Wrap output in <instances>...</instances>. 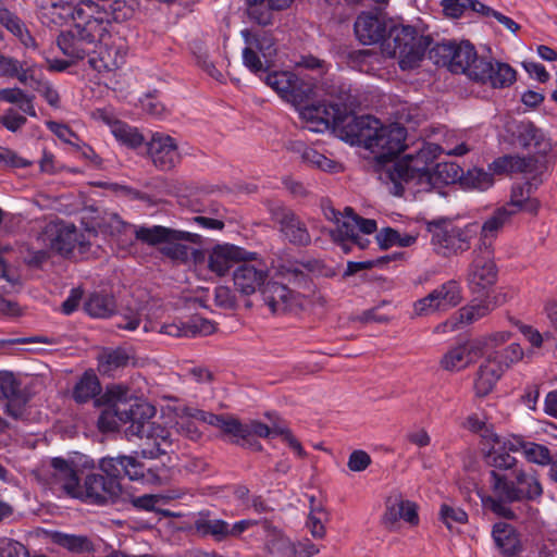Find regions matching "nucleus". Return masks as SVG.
<instances>
[{"mask_svg":"<svg viewBox=\"0 0 557 557\" xmlns=\"http://www.w3.org/2000/svg\"><path fill=\"white\" fill-rule=\"evenodd\" d=\"M431 175L430 186L438 184L449 185L458 181L462 182L463 171L457 163L438 162L432 169Z\"/></svg>","mask_w":557,"mask_h":557,"instance_id":"obj_49","label":"nucleus"},{"mask_svg":"<svg viewBox=\"0 0 557 557\" xmlns=\"http://www.w3.org/2000/svg\"><path fill=\"white\" fill-rule=\"evenodd\" d=\"M148 153L154 164L161 171L174 169L181 161L175 140L166 134L156 133L148 143Z\"/></svg>","mask_w":557,"mask_h":557,"instance_id":"obj_19","label":"nucleus"},{"mask_svg":"<svg viewBox=\"0 0 557 557\" xmlns=\"http://www.w3.org/2000/svg\"><path fill=\"white\" fill-rule=\"evenodd\" d=\"M288 149L300 153L301 160L317 169L325 172H333L337 163L313 148L307 147L302 141H292Z\"/></svg>","mask_w":557,"mask_h":557,"instance_id":"obj_42","label":"nucleus"},{"mask_svg":"<svg viewBox=\"0 0 557 557\" xmlns=\"http://www.w3.org/2000/svg\"><path fill=\"white\" fill-rule=\"evenodd\" d=\"M194 417L203 423L213 425L222 430L225 434L232 435L237 438L243 437V433L247 432L244 429V423L238 419L226 414H214L203 410H195Z\"/></svg>","mask_w":557,"mask_h":557,"instance_id":"obj_37","label":"nucleus"},{"mask_svg":"<svg viewBox=\"0 0 557 557\" xmlns=\"http://www.w3.org/2000/svg\"><path fill=\"white\" fill-rule=\"evenodd\" d=\"M432 41L430 35H419L413 26L394 23L383 42V52L398 58L401 70H410L420 65Z\"/></svg>","mask_w":557,"mask_h":557,"instance_id":"obj_4","label":"nucleus"},{"mask_svg":"<svg viewBox=\"0 0 557 557\" xmlns=\"http://www.w3.org/2000/svg\"><path fill=\"white\" fill-rule=\"evenodd\" d=\"M512 212L507 207H500L483 223L481 227L480 244L483 247L484 242H491L499 230L510 220Z\"/></svg>","mask_w":557,"mask_h":557,"instance_id":"obj_45","label":"nucleus"},{"mask_svg":"<svg viewBox=\"0 0 557 557\" xmlns=\"http://www.w3.org/2000/svg\"><path fill=\"white\" fill-rule=\"evenodd\" d=\"M0 24L14 36L20 38L24 45L28 46V41L34 42L33 37L25 28V25L21 18L5 8L0 9Z\"/></svg>","mask_w":557,"mask_h":557,"instance_id":"obj_56","label":"nucleus"},{"mask_svg":"<svg viewBox=\"0 0 557 557\" xmlns=\"http://www.w3.org/2000/svg\"><path fill=\"white\" fill-rule=\"evenodd\" d=\"M261 295L272 312H285L302 305L300 294L275 281H268L261 288Z\"/></svg>","mask_w":557,"mask_h":557,"instance_id":"obj_21","label":"nucleus"},{"mask_svg":"<svg viewBox=\"0 0 557 557\" xmlns=\"http://www.w3.org/2000/svg\"><path fill=\"white\" fill-rule=\"evenodd\" d=\"M540 184H542V180L536 183L524 182L515 184L511 188L510 200L504 207H507L512 214L519 211L536 214L541 203L539 199L532 197V194Z\"/></svg>","mask_w":557,"mask_h":557,"instance_id":"obj_27","label":"nucleus"},{"mask_svg":"<svg viewBox=\"0 0 557 557\" xmlns=\"http://www.w3.org/2000/svg\"><path fill=\"white\" fill-rule=\"evenodd\" d=\"M57 44L61 51L73 59L83 60L89 54V45L81 40L78 36L70 30L58 36Z\"/></svg>","mask_w":557,"mask_h":557,"instance_id":"obj_46","label":"nucleus"},{"mask_svg":"<svg viewBox=\"0 0 557 557\" xmlns=\"http://www.w3.org/2000/svg\"><path fill=\"white\" fill-rule=\"evenodd\" d=\"M518 138L524 149H529L536 154L545 156L550 150L549 140L545 137L542 129L532 122L521 124Z\"/></svg>","mask_w":557,"mask_h":557,"instance_id":"obj_35","label":"nucleus"},{"mask_svg":"<svg viewBox=\"0 0 557 557\" xmlns=\"http://www.w3.org/2000/svg\"><path fill=\"white\" fill-rule=\"evenodd\" d=\"M101 391L100 382L92 372H85L73 389V398L78 404H85Z\"/></svg>","mask_w":557,"mask_h":557,"instance_id":"obj_48","label":"nucleus"},{"mask_svg":"<svg viewBox=\"0 0 557 557\" xmlns=\"http://www.w3.org/2000/svg\"><path fill=\"white\" fill-rule=\"evenodd\" d=\"M267 533L265 548L269 554L276 557H296L297 547L281 531L274 528L269 520L261 521Z\"/></svg>","mask_w":557,"mask_h":557,"instance_id":"obj_32","label":"nucleus"},{"mask_svg":"<svg viewBox=\"0 0 557 557\" xmlns=\"http://www.w3.org/2000/svg\"><path fill=\"white\" fill-rule=\"evenodd\" d=\"M45 535L52 544L73 555L94 554L96 552L94 541L86 534H74L58 530H49L45 532Z\"/></svg>","mask_w":557,"mask_h":557,"instance_id":"obj_26","label":"nucleus"},{"mask_svg":"<svg viewBox=\"0 0 557 557\" xmlns=\"http://www.w3.org/2000/svg\"><path fill=\"white\" fill-rule=\"evenodd\" d=\"M195 410L196 409H186L184 414L181 416L175 423L176 433L193 442H197L202 435V432L196 424L198 420L194 417Z\"/></svg>","mask_w":557,"mask_h":557,"instance_id":"obj_58","label":"nucleus"},{"mask_svg":"<svg viewBox=\"0 0 557 557\" xmlns=\"http://www.w3.org/2000/svg\"><path fill=\"white\" fill-rule=\"evenodd\" d=\"M194 529L200 536H212L216 542L227 539V522L221 519L200 517L195 520Z\"/></svg>","mask_w":557,"mask_h":557,"instance_id":"obj_52","label":"nucleus"},{"mask_svg":"<svg viewBox=\"0 0 557 557\" xmlns=\"http://www.w3.org/2000/svg\"><path fill=\"white\" fill-rule=\"evenodd\" d=\"M393 24L382 12H362L355 21L354 30L362 45L383 44Z\"/></svg>","mask_w":557,"mask_h":557,"instance_id":"obj_13","label":"nucleus"},{"mask_svg":"<svg viewBox=\"0 0 557 557\" xmlns=\"http://www.w3.org/2000/svg\"><path fill=\"white\" fill-rule=\"evenodd\" d=\"M355 104L342 108V116L337 122L335 131L339 137L351 145L363 146L371 139V134H375L377 119L371 115L357 116L354 114Z\"/></svg>","mask_w":557,"mask_h":557,"instance_id":"obj_11","label":"nucleus"},{"mask_svg":"<svg viewBox=\"0 0 557 557\" xmlns=\"http://www.w3.org/2000/svg\"><path fill=\"white\" fill-rule=\"evenodd\" d=\"M494 306L488 298H483L479 302H472L459 310V320L461 323H472L479 319L487 315Z\"/></svg>","mask_w":557,"mask_h":557,"instance_id":"obj_59","label":"nucleus"},{"mask_svg":"<svg viewBox=\"0 0 557 557\" xmlns=\"http://www.w3.org/2000/svg\"><path fill=\"white\" fill-rule=\"evenodd\" d=\"M99 469L102 473H89L84 478L76 499L98 506L115 504L122 494V478L147 484H161L168 478L164 467H148L136 456L103 457L99 460Z\"/></svg>","mask_w":557,"mask_h":557,"instance_id":"obj_2","label":"nucleus"},{"mask_svg":"<svg viewBox=\"0 0 557 557\" xmlns=\"http://www.w3.org/2000/svg\"><path fill=\"white\" fill-rule=\"evenodd\" d=\"M493 539L504 555H513L519 548V539L513 528L505 522L495 523L493 527Z\"/></svg>","mask_w":557,"mask_h":557,"instance_id":"obj_44","label":"nucleus"},{"mask_svg":"<svg viewBox=\"0 0 557 557\" xmlns=\"http://www.w3.org/2000/svg\"><path fill=\"white\" fill-rule=\"evenodd\" d=\"M473 259L467 270V283L472 294L480 298H490V294L498 278V268L494 260L491 242H484L483 247L473 249Z\"/></svg>","mask_w":557,"mask_h":557,"instance_id":"obj_7","label":"nucleus"},{"mask_svg":"<svg viewBox=\"0 0 557 557\" xmlns=\"http://www.w3.org/2000/svg\"><path fill=\"white\" fill-rule=\"evenodd\" d=\"M524 456L530 462L541 466L550 465L555 457V455L550 454L548 447L535 443H528L525 445Z\"/></svg>","mask_w":557,"mask_h":557,"instance_id":"obj_63","label":"nucleus"},{"mask_svg":"<svg viewBox=\"0 0 557 557\" xmlns=\"http://www.w3.org/2000/svg\"><path fill=\"white\" fill-rule=\"evenodd\" d=\"M484 462L491 468V471H498V473H509L518 470L517 459L495 445L484 455Z\"/></svg>","mask_w":557,"mask_h":557,"instance_id":"obj_47","label":"nucleus"},{"mask_svg":"<svg viewBox=\"0 0 557 557\" xmlns=\"http://www.w3.org/2000/svg\"><path fill=\"white\" fill-rule=\"evenodd\" d=\"M90 66L97 72H112L121 67L125 62V52L119 46L100 47L96 55L88 60Z\"/></svg>","mask_w":557,"mask_h":557,"instance_id":"obj_33","label":"nucleus"},{"mask_svg":"<svg viewBox=\"0 0 557 557\" xmlns=\"http://www.w3.org/2000/svg\"><path fill=\"white\" fill-rule=\"evenodd\" d=\"M129 356L123 348L107 349L99 355V369L109 373L120 368H125L129 362Z\"/></svg>","mask_w":557,"mask_h":557,"instance_id":"obj_55","label":"nucleus"},{"mask_svg":"<svg viewBox=\"0 0 557 557\" xmlns=\"http://www.w3.org/2000/svg\"><path fill=\"white\" fill-rule=\"evenodd\" d=\"M488 168L495 174H528L532 176L530 182L536 183L541 180L540 176L544 172L545 165L544 162L534 156L519 157L507 154L495 159Z\"/></svg>","mask_w":557,"mask_h":557,"instance_id":"obj_18","label":"nucleus"},{"mask_svg":"<svg viewBox=\"0 0 557 557\" xmlns=\"http://www.w3.org/2000/svg\"><path fill=\"white\" fill-rule=\"evenodd\" d=\"M213 323L202 318H194L188 322L177 321L164 323L160 329V333L173 337H189L198 334L209 335L213 333Z\"/></svg>","mask_w":557,"mask_h":557,"instance_id":"obj_31","label":"nucleus"},{"mask_svg":"<svg viewBox=\"0 0 557 557\" xmlns=\"http://www.w3.org/2000/svg\"><path fill=\"white\" fill-rule=\"evenodd\" d=\"M271 216L290 244L299 247L310 245L311 236L305 222L290 208L275 206L271 208Z\"/></svg>","mask_w":557,"mask_h":557,"instance_id":"obj_16","label":"nucleus"},{"mask_svg":"<svg viewBox=\"0 0 557 557\" xmlns=\"http://www.w3.org/2000/svg\"><path fill=\"white\" fill-rule=\"evenodd\" d=\"M503 372H500L494 364H492L487 359L479 367L474 382H473V391L474 395L478 398H484L490 395L496 383L503 376Z\"/></svg>","mask_w":557,"mask_h":557,"instance_id":"obj_38","label":"nucleus"},{"mask_svg":"<svg viewBox=\"0 0 557 557\" xmlns=\"http://www.w3.org/2000/svg\"><path fill=\"white\" fill-rule=\"evenodd\" d=\"M0 557H29L28 549L18 541L0 537Z\"/></svg>","mask_w":557,"mask_h":557,"instance_id":"obj_64","label":"nucleus"},{"mask_svg":"<svg viewBox=\"0 0 557 557\" xmlns=\"http://www.w3.org/2000/svg\"><path fill=\"white\" fill-rule=\"evenodd\" d=\"M442 152L436 144H424L414 154H406L380 173L381 180L393 184V194L403 196L404 185L430 186L431 166Z\"/></svg>","mask_w":557,"mask_h":557,"instance_id":"obj_3","label":"nucleus"},{"mask_svg":"<svg viewBox=\"0 0 557 557\" xmlns=\"http://www.w3.org/2000/svg\"><path fill=\"white\" fill-rule=\"evenodd\" d=\"M431 234V245L434 251L443 257L458 256L471 248V242L476 235V225L463 227L455 225L448 219H438L426 223Z\"/></svg>","mask_w":557,"mask_h":557,"instance_id":"obj_6","label":"nucleus"},{"mask_svg":"<svg viewBox=\"0 0 557 557\" xmlns=\"http://www.w3.org/2000/svg\"><path fill=\"white\" fill-rule=\"evenodd\" d=\"M99 13L97 5L92 1H79L72 9L71 16L74 21V25H83L89 23V21L98 20L99 17L95 14Z\"/></svg>","mask_w":557,"mask_h":557,"instance_id":"obj_62","label":"nucleus"},{"mask_svg":"<svg viewBox=\"0 0 557 557\" xmlns=\"http://www.w3.org/2000/svg\"><path fill=\"white\" fill-rule=\"evenodd\" d=\"M417 509V505L413 502L404 499L400 493H393L386 499L383 523L385 527L391 528L403 519L412 525H417L419 523Z\"/></svg>","mask_w":557,"mask_h":557,"instance_id":"obj_25","label":"nucleus"},{"mask_svg":"<svg viewBox=\"0 0 557 557\" xmlns=\"http://www.w3.org/2000/svg\"><path fill=\"white\" fill-rule=\"evenodd\" d=\"M375 239L382 250H387L393 246L409 247L416 243L417 236L403 235L393 227H384L375 235Z\"/></svg>","mask_w":557,"mask_h":557,"instance_id":"obj_53","label":"nucleus"},{"mask_svg":"<svg viewBox=\"0 0 557 557\" xmlns=\"http://www.w3.org/2000/svg\"><path fill=\"white\" fill-rule=\"evenodd\" d=\"M242 36L246 44L243 49V62L252 73L263 71V62L259 58V52L265 63L272 61V58L276 54V39L272 32L260 28V29H244Z\"/></svg>","mask_w":557,"mask_h":557,"instance_id":"obj_10","label":"nucleus"},{"mask_svg":"<svg viewBox=\"0 0 557 557\" xmlns=\"http://www.w3.org/2000/svg\"><path fill=\"white\" fill-rule=\"evenodd\" d=\"M97 114L107 124L111 125L112 134L120 143L131 148H137L144 143V136L136 128L121 121H112V117L103 110H98Z\"/></svg>","mask_w":557,"mask_h":557,"instance_id":"obj_40","label":"nucleus"},{"mask_svg":"<svg viewBox=\"0 0 557 557\" xmlns=\"http://www.w3.org/2000/svg\"><path fill=\"white\" fill-rule=\"evenodd\" d=\"M454 59L449 64V70L453 73H463L467 74L471 79V71L473 70V65L481 61L483 58H479L476 51L469 41H462L460 44L454 45L453 50Z\"/></svg>","mask_w":557,"mask_h":557,"instance_id":"obj_36","label":"nucleus"},{"mask_svg":"<svg viewBox=\"0 0 557 557\" xmlns=\"http://www.w3.org/2000/svg\"><path fill=\"white\" fill-rule=\"evenodd\" d=\"M461 301L460 288L456 281H448L414 302L417 315H428L438 310L456 307Z\"/></svg>","mask_w":557,"mask_h":557,"instance_id":"obj_14","label":"nucleus"},{"mask_svg":"<svg viewBox=\"0 0 557 557\" xmlns=\"http://www.w3.org/2000/svg\"><path fill=\"white\" fill-rule=\"evenodd\" d=\"M294 0H246V12L250 21L265 27L273 23V11L287 9Z\"/></svg>","mask_w":557,"mask_h":557,"instance_id":"obj_29","label":"nucleus"},{"mask_svg":"<svg viewBox=\"0 0 557 557\" xmlns=\"http://www.w3.org/2000/svg\"><path fill=\"white\" fill-rule=\"evenodd\" d=\"M136 240L148 246H160L159 251L164 257L185 263L189 259V247L184 243L202 245L199 234L180 231L162 225L139 226L134 230Z\"/></svg>","mask_w":557,"mask_h":557,"instance_id":"obj_5","label":"nucleus"},{"mask_svg":"<svg viewBox=\"0 0 557 557\" xmlns=\"http://www.w3.org/2000/svg\"><path fill=\"white\" fill-rule=\"evenodd\" d=\"M342 108H345V102L323 101L306 106L300 114L310 131L323 132L331 126L334 129L336 128L337 122L342 116Z\"/></svg>","mask_w":557,"mask_h":557,"instance_id":"obj_17","label":"nucleus"},{"mask_svg":"<svg viewBox=\"0 0 557 557\" xmlns=\"http://www.w3.org/2000/svg\"><path fill=\"white\" fill-rule=\"evenodd\" d=\"M34 98L33 95H28L17 87L0 89V101L17 104L21 111L32 117L37 116Z\"/></svg>","mask_w":557,"mask_h":557,"instance_id":"obj_51","label":"nucleus"},{"mask_svg":"<svg viewBox=\"0 0 557 557\" xmlns=\"http://www.w3.org/2000/svg\"><path fill=\"white\" fill-rule=\"evenodd\" d=\"M454 45L455 41H442L435 44L429 49V59L432 60L435 65L449 67L451 59H454Z\"/></svg>","mask_w":557,"mask_h":557,"instance_id":"obj_61","label":"nucleus"},{"mask_svg":"<svg viewBox=\"0 0 557 557\" xmlns=\"http://www.w3.org/2000/svg\"><path fill=\"white\" fill-rule=\"evenodd\" d=\"M461 184L468 188L486 190L494 184V177L483 169L473 168L463 173Z\"/></svg>","mask_w":557,"mask_h":557,"instance_id":"obj_60","label":"nucleus"},{"mask_svg":"<svg viewBox=\"0 0 557 557\" xmlns=\"http://www.w3.org/2000/svg\"><path fill=\"white\" fill-rule=\"evenodd\" d=\"M472 69V81L488 84L493 88H505L516 82V71L504 62L483 58Z\"/></svg>","mask_w":557,"mask_h":557,"instance_id":"obj_15","label":"nucleus"},{"mask_svg":"<svg viewBox=\"0 0 557 557\" xmlns=\"http://www.w3.org/2000/svg\"><path fill=\"white\" fill-rule=\"evenodd\" d=\"M255 258V252H248L240 247L228 244L216 245L209 255L208 267L211 272L223 276L235 263Z\"/></svg>","mask_w":557,"mask_h":557,"instance_id":"obj_23","label":"nucleus"},{"mask_svg":"<svg viewBox=\"0 0 557 557\" xmlns=\"http://www.w3.org/2000/svg\"><path fill=\"white\" fill-rule=\"evenodd\" d=\"M318 91L330 97V102H345V107L356 102L355 98L350 95L349 88L335 77H322L319 84H313L311 97L317 96Z\"/></svg>","mask_w":557,"mask_h":557,"instance_id":"obj_39","label":"nucleus"},{"mask_svg":"<svg viewBox=\"0 0 557 557\" xmlns=\"http://www.w3.org/2000/svg\"><path fill=\"white\" fill-rule=\"evenodd\" d=\"M81 40H84L87 45L92 46L99 38L102 37L103 33L107 32L103 18L92 20L89 23L83 25H74L72 29Z\"/></svg>","mask_w":557,"mask_h":557,"instance_id":"obj_57","label":"nucleus"},{"mask_svg":"<svg viewBox=\"0 0 557 557\" xmlns=\"http://www.w3.org/2000/svg\"><path fill=\"white\" fill-rule=\"evenodd\" d=\"M488 487L491 495L482 498L483 506L497 517L506 520H518V513L510 507V504L518 503L512 472L490 471Z\"/></svg>","mask_w":557,"mask_h":557,"instance_id":"obj_8","label":"nucleus"},{"mask_svg":"<svg viewBox=\"0 0 557 557\" xmlns=\"http://www.w3.org/2000/svg\"><path fill=\"white\" fill-rule=\"evenodd\" d=\"M18 60L0 54V77H15L20 83L26 85L34 79L32 67H25Z\"/></svg>","mask_w":557,"mask_h":557,"instance_id":"obj_50","label":"nucleus"},{"mask_svg":"<svg viewBox=\"0 0 557 557\" xmlns=\"http://www.w3.org/2000/svg\"><path fill=\"white\" fill-rule=\"evenodd\" d=\"M304 269L312 271V262L301 263L298 261H287L280 264L277 273L287 280L288 283L302 286L308 283V275L304 272Z\"/></svg>","mask_w":557,"mask_h":557,"instance_id":"obj_54","label":"nucleus"},{"mask_svg":"<svg viewBox=\"0 0 557 557\" xmlns=\"http://www.w3.org/2000/svg\"><path fill=\"white\" fill-rule=\"evenodd\" d=\"M85 311L94 318H109L116 310V302L112 295L92 293L84 304Z\"/></svg>","mask_w":557,"mask_h":557,"instance_id":"obj_43","label":"nucleus"},{"mask_svg":"<svg viewBox=\"0 0 557 557\" xmlns=\"http://www.w3.org/2000/svg\"><path fill=\"white\" fill-rule=\"evenodd\" d=\"M407 129L397 123L383 126L377 120L375 134H371V139L366 146L375 158L376 164L382 166L383 172L389 166L406 147Z\"/></svg>","mask_w":557,"mask_h":557,"instance_id":"obj_9","label":"nucleus"},{"mask_svg":"<svg viewBox=\"0 0 557 557\" xmlns=\"http://www.w3.org/2000/svg\"><path fill=\"white\" fill-rule=\"evenodd\" d=\"M46 235L49 236L51 249L64 257H70L76 248L79 253H84L87 250L88 243L79 239L84 235L79 234L73 224L48 227Z\"/></svg>","mask_w":557,"mask_h":557,"instance_id":"obj_20","label":"nucleus"},{"mask_svg":"<svg viewBox=\"0 0 557 557\" xmlns=\"http://www.w3.org/2000/svg\"><path fill=\"white\" fill-rule=\"evenodd\" d=\"M268 272L263 269H257L248 263H243L237 267L233 273V281L236 289L246 296L255 294L257 290L261 292Z\"/></svg>","mask_w":557,"mask_h":557,"instance_id":"obj_28","label":"nucleus"},{"mask_svg":"<svg viewBox=\"0 0 557 557\" xmlns=\"http://www.w3.org/2000/svg\"><path fill=\"white\" fill-rule=\"evenodd\" d=\"M264 82L288 102L300 104L313 94V84L305 82L293 72H272Z\"/></svg>","mask_w":557,"mask_h":557,"instance_id":"obj_12","label":"nucleus"},{"mask_svg":"<svg viewBox=\"0 0 557 557\" xmlns=\"http://www.w3.org/2000/svg\"><path fill=\"white\" fill-rule=\"evenodd\" d=\"M518 502H534L542 497L543 486L534 473L523 469L513 470Z\"/></svg>","mask_w":557,"mask_h":557,"instance_id":"obj_34","label":"nucleus"},{"mask_svg":"<svg viewBox=\"0 0 557 557\" xmlns=\"http://www.w3.org/2000/svg\"><path fill=\"white\" fill-rule=\"evenodd\" d=\"M0 398L5 399V413L14 420L23 419L26 411V397L21 383L12 372L0 371Z\"/></svg>","mask_w":557,"mask_h":557,"instance_id":"obj_22","label":"nucleus"},{"mask_svg":"<svg viewBox=\"0 0 557 557\" xmlns=\"http://www.w3.org/2000/svg\"><path fill=\"white\" fill-rule=\"evenodd\" d=\"M51 467L53 469L52 478L54 482L60 484L65 495L75 498L81 482L74 465L63 458L55 457L51 460Z\"/></svg>","mask_w":557,"mask_h":557,"instance_id":"obj_30","label":"nucleus"},{"mask_svg":"<svg viewBox=\"0 0 557 557\" xmlns=\"http://www.w3.org/2000/svg\"><path fill=\"white\" fill-rule=\"evenodd\" d=\"M128 392L127 387L121 385L107 391L108 406L98 418V429L101 432H113L121 423H129L125 433L127 436L140 438L144 458H157L168 454L173 446L170 431L150 421L156 414V408L146 401L128 398Z\"/></svg>","mask_w":557,"mask_h":557,"instance_id":"obj_1","label":"nucleus"},{"mask_svg":"<svg viewBox=\"0 0 557 557\" xmlns=\"http://www.w3.org/2000/svg\"><path fill=\"white\" fill-rule=\"evenodd\" d=\"M524 351L520 344L511 343L503 349L491 351L486 359L494 364L500 372L505 373L513 364L523 359Z\"/></svg>","mask_w":557,"mask_h":557,"instance_id":"obj_41","label":"nucleus"},{"mask_svg":"<svg viewBox=\"0 0 557 557\" xmlns=\"http://www.w3.org/2000/svg\"><path fill=\"white\" fill-rule=\"evenodd\" d=\"M483 354L480 341H468L449 349L441 359L440 364L446 371H460L473 363Z\"/></svg>","mask_w":557,"mask_h":557,"instance_id":"obj_24","label":"nucleus"}]
</instances>
